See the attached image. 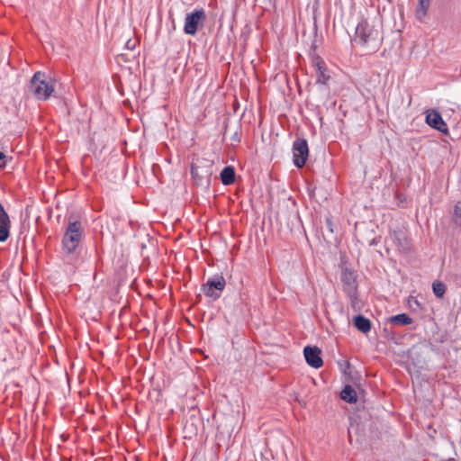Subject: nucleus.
<instances>
[{
    "label": "nucleus",
    "mask_w": 461,
    "mask_h": 461,
    "mask_svg": "<svg viewBox=\"0 0 461 461\" xmlns=\"http://www.w3.org/2000/svg\"><path fill=\"white\" fill-rule=\"evenodd\" d=\"M353 325L363 333H367L371 330L370 320L360 314L353 318Z\"/></svg>",
    "instance_id": "11"
},
{
    "label": "nucleus",
    "mask_w": 461,
    "mask_h": 461,
    "mask_svg": "<svg viewBox=\"0 0 461 461\" xmlns=\"http://www.w3.org/2000/svg\"><path fill=\"white\" fill-rule=\"evenodd\" d=\"M354 429H357V426L350 424V427L348 428V440L350 443L352 442V432Z\"/></svg>",
    "instance_id": "24"
},
{
    "label": "nucleus",
    "mask_w": 461,
    "mask_h": 461,
    "mask_svg": "<svg viewBox=\"0 0 461 461\" xmlns=\"http://www.w3.org/2000/svg\"><path fill=\"white\" fill-rule=\"evenodd\" d=\"M226 286V281L222 275H215L209 278L206 283L202 285L203 293L213 300L221 297V292Z\"/></svg>",
    "instance_id": "6"
},
{
    "label": "nucleus",
    "mask_w": 461,
    "mask_h": 461,
    "mask_svg": "<svg viewBox=\"0 0 461 461\" xmlns=\"http://www.w3.org/2000/svg\"><path fill=\"white\" fill-rule=\"evenodd\" d=\"M309 148L305 139L297 138L293 144V161L296 167L302 168L308 158Z\"/></svg>",
    "instance_id": "8"
},
{
    "label": "nucleus",
    "mask_w": 461,
    "mask_h": 461,
    "mask_svg": "<svg viewBox=\"0 0 461 461\" xmlns=\"http://www.w3.org/2000/svg\"><path fill=\"white\" fill-rule=\"evenodd\" d=\"M6 161L7 157L2 151H0V169L5 167Z\"/></svg>",
    "instance_id": "21"
},
{
    "label": "nucleus",
    "mask_w": 461,
    "mask_h": 461,
    "mask_svg": "<svg viewBox=\"0 0 461 461\" xmlns=\"http://www.w3.org/2000/svg\"><path fill=\"white\" fill-rule=\"evenodd\" d=\"M221 181L223 185H229L235 181V170L234 167L228 166L225 167L220 174Z\"/></svg>",
    "instance_id": "12"
},
{
    "label": "nucleus",
    "mask_w": 461,
    "mask_h": 461,
    "mask_svg": "<svg viewBox=\"0 0 461 461\" xmlns=\"http://www.w3.org/2000/svg\"><path fill=\"white\" fill-rule=\"evenodd\" d=\"M430 0H419L415 10L416 18L422 21L428 14Z\"/></svg>",
    "instance_id": "13"
},
{
    "label": "nucleus",
    "mask_w": 461,
    "mask_h": 461,
    "mask_svg": "<svg viewBox=\"0 0 461 461\" xmlns=\"http://www.w3.org/2000/svg\"><path fill=\"white\" fill-rule=\"evenodd\" d=\"M432 289H433L434 294L438 298H442L444 296L445 293H446V285H445V284H443L442 282H439V281H437V282L433 283Z\"/></svg>",
    "instance_id": "17"
},
{
    "label": "nucleus",
    "mask_w": 461,
    "mask_h": 461,
    "mask_svg": "<svg viewBox=\"0 0 461 461\" xmlns=\"http://www.w3.org/2000/svg\"><path fill=\"white\" fill-rule=\"evenodd\" d=\"M389 322L395 326H406L413 322V320L406 313H401L390 317Z\"/></svg>",
    "instance_id": "14"
},
{
    "label": "nucleus",
    "mask_w": 461,
    "mask_h": 461,
    "mask_svg": "<svg viewBox=\"0 0 461 461\" xmlns=\"http://www.w3.org/2000/svg\"><path fill=\"white\" fill-rule=\"evenodd\" d=\"M231 145H237L240 142V138L238 135V132L235 131L234 134L231 137Z\"/></svg>",
    "instance_id": "22"
},
{
    "label": "nucleus",
    "mask_w": 461,
    "mask_h": 461,
    "mask_svg": "<svg viewBox=\"0 0 461 461\" xmlns=\"http://www.w3.org/2000/svg\"><path fill=\"white\" fill-rule=\"evenodd\" d=\"M212 175V163L207 159H197L191 165V176L194 185L208 188Z\"/></svg>",
    "instance_id": "3"
},
{
    "label": "nucleus",
    "mask_w": 461,
    "mask_h": 461,
    "mask_svg": "<svg viewBox=\"0 0 461 461\" xmlns=\"http://www.w3.org/2000/svg\"><path fill=\"white\" fill-rule=\"evenodd\" d=\"M383 41L381 26L367 19L362 20L356 28L354 41L366 52H375Z\"/></svg>",
    "instance_id": "1"
},
{
    "label": "nucleus",
    "mask_w": 461,
    "mask_h": 461,
    "mask_svg": "<svg viewBox=\"0 0 461 461\" xmlns=\"http://www.w3.org/2000/svg\"><path fill=\"white\" fill-rule=\"evenodd\" d=\"M340 398L349 403L357 402V394L356 390L351 385H345L340 393Z\"/></svg>",
    "instance_id": "15"
},
{
    "label": "nucleus",
    "mask_w": 461,
    "mask_h": 461,
    "mask_svg": "<svg viewBox=\"0 0 461 461\" xmlns=\"http://www.w3.org/2000/svg\"><path fill=\"white\" fill-rule=\"evenodd\" d=\"M227 128H228V124H227V122H225V125H224V134H226Z\"/></svg>",
    "instance_id": "25"
},
{
    "label": "nucleus",
    "mask_w": 461,
    "mask_h": 461,
    "mask_svg": "<svg viewBox=\"0 0 461 461\" xmlns=\"http://www.w3.org/2000/svg\"><path fill=\"white\" fill-rule=\"evenodd\" d=\"M84 234L81 221L69 220L62 239V249L67 255L76 253Z\"/></svg>",
    "instance_id": "2"
},
{
    "label": "nucleus",
    "mask_w": 461,
    "mask_h": 461,
    "mask_svg": "<svg viewBox=\"0 0 461 461\" xmlns=\"http://www.w3.org/2000/svg\"><path fill=\"white\" fill-rule=\"evenodd\" d=\"M205 21L206 14L203 8L187 13L184 25L185 33L192 36L195 35L197 31L203 26Z\"/></svg>",
    "instance_id": "5"
},
{
    "label": "nucleus",
    "mask_w": 461,
    "mask_h": 461,
    "mask_svg": "<svg viewBox=\"0 0 461 461\" xmlns=\"http://www.w3.org/2000/svg\"><path fill=\"white\" fill-rule=\"evenodd\" d=\"M341 282L343 284L344 292L350 299L352 306L355 307L357 300V285L354 272L348 268L343 269L341 273Z\"/></svg>",
    "instance_id": "7"
},
{
    "label": "nucleus",
    "mask_w": 461,
    "mask_h": 461,
    "mask_svg": "<svg viewBox=\"0 0 461 461\" xmlns=\"http://www.w3.org/2000/svg\"><path fill=\"white\" fill-rule=\"evenodd\" d=\"M326 226H327V229L330 230V232L333 233V223L330 218L326 219Z\"/></svg>",
    "instance_id": "23"
},
{
    "label": "nucleus",
    "mask_w": 461,
    "mask_h": 461,
    "mask_svg": "<svg viewBox=\"0 0 461 461\" xmlns=\"http://www.w3.org/2000/svg\"><path fill=\"white\" fill-rule=\"evenodd\" d=\"M321 354V351L318 347L306 346L303 348V355L307 364L314 368H320L323 365Z\"/></svg>",
    "instance_id": "10"
},
{
    "label": "nucleus",
    "mask_w": 461,
    "mask_h": 461,
    "mask_svg": "<svg viewBox=\"0 0 461 461\" xmlns=\"http://www.w3.org/2000/svg\"><path fill=\"white\" fill-rule=\"evenodd\" d=\"M29 91L39 100H47L54 91L51 80L48 81L45 73L36 72L28 86Z\"/></svg>",
    "instance_id": "4"
},
{
    "label": "nucleus",
    "mask_w": 461,
    "mask_h": 461,
    "mask_svg": "<svg viewBox=\"0 0 461 461\" xmlns=\"http://www.w3.org/2000/svg\"><path fill=\"white\" fill-rule=\"evenodd\" d=\"M316 82L321 85H327L330 79V75L328 73L326 63L323 65V68L316 69Z\"/></svg>",
    "instance_id": "16"
},
{
    "label": "nucleus",
    "mask_w": 461,
    "mask_h": 461,
    "mask_svg": "<svg viewBox=\"0 0 461 461\" xmlns=\"http://www.w3.org/2000/svg\"><path fill=\"white\" fill-rule=\"evenodd\" d=\"M311 61H312V65L316 69L323 68V65L325 64V61L319 55H317L315 53L312 54Z\"/></svg>",
    "instance_id": "18"
},
{
    "label": "nucleus",
    "mask_w": 461,
    "mask_h": 461,
    "mask_svg": "<svg viewBox=\"0 0 461 461\" xmlns=\"http://www.w3.org/2000/svg\"><path fill=\"white\" fill-rule=\"evenodd\" d=\"M426 122L438 131L447 134L448 128L441 114L436 110H429L426 114Z\"/></svg>",
    "instance_id": "9"
},
{
    "label": "nucleus",
    "mask_w": 461,
    "mask_h": 461,
    "mask_svg": "<svg viewBox=\"0 0 461 461\" xmlns=\"http://www.w3.org/2000/svg\"><path fill=\"white\" fill-rule=\"evenodd\" d=\"M454 213H455V221H456V223L458 224V225H461V202H458L455 205Z\"/></svg>",
    "instance_id": "19"
},
{
    "label": "nucleus",
    "mask_w": 461,
    "mask_h": 461,
    "mask_svg": "<svg viewBox=\"0 0 461 461\" xmlns=\"http://www.w3.org/2000/svg\"><path fill=\"white\" fill-rule=\"evenodd\" d=\"M136 46H137V40L129 39L125 44L126 49L131 50H134L136 48Z\"/></svg>",
    "instance_id": "20"
}]
</instances>
